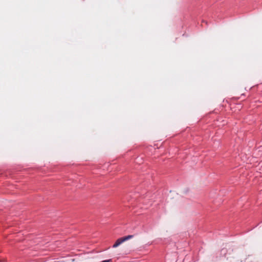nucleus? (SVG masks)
I'll use <instances>...</instances> for the list:
<instances>
[{
  "instance_id": "obj_1",
  "label": "nucleus",
  "mask_w": 262,
  "mask_h": 262,
  "mask_svg": "<svg viewBox=\"0 0 262 262\" xmlns=\"http://www.w3.org/2000/svg\"><path fill=\"white\" fill-rule=\"evenodd\" d=\"M133 236H134L133 235H128L127 236H124V237H122L118 238L116 241L115 244L113 245V248H115L118 247L122 243H123L124 242H125V241H126L127 240L131 239L133 237Z\"/></svg>"
},
{
  "instance_id": "obj_2",
  "label": "nucleus",
  "mask_w": 262,
  "mask_h": 262,
  "mask_svg": "<svg viewBox=\"0 0 262 262\" xmlns=\"http://www.w3.org/2000/svg\"><path fill=\"white\" fill-rule=\"evenodd\" d=\"M112 261V259H107V260H103L101 262H110Z\"/></svg>"
}]
</instances>
